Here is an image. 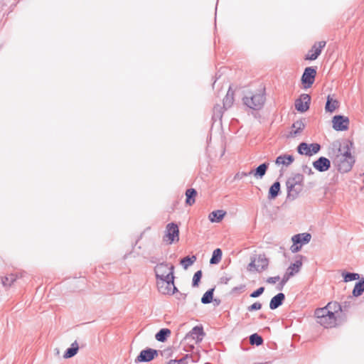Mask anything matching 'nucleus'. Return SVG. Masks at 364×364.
Returning a JSON list of instances; mask_svg holds the SVG:
<instances>
[{"mask_svg": "<svg viewBox=\"0 0 364 364\" xmlns=\"http://www.w3.org/2000/svg\"><path fill=\"white\" fill-rule=\"evenodd\" d=\"M265 100V93L264 90H263L252 94L250 96H245L242 98V102L250 109L259 110L263 107Z\"/></svg>", "mask_w": 364, "mask_h": 364, "instance_id": "f257e3e1", "label": "nucleus"}, {"mask_svg": "<svg viewBox=\"0 0 364 364\" xmlns=\"http://www.w3.org/2000/svg\"><path fill=\"white\" fill-rule=\"evenodd\" d=\"M321 148V145L318 143L308 144L303 141L298 145L296 151L300 155L311 156L319 152Z\"/></svg>", "mask_w": 364, "mask_h": 364, "instance_id": "f03ea898", "label": "nucleus"}, {"mask_svg": "<svg viewBox=\"0 0 364 364\" xmlns=\"http://www.w3.org/2000/svg\"><path fill=\"white\" fill-rule=\"evenodd\" d=\"M302 265V262L301 260H296L294 263L290 264V266L287 268V272L284 274L280 283L278 284L277 289L278 290H282L285 285V284L288 282L289 278L294 275L295 273L299 272L300 268Z\"/></svg>", "mask_w": 364, "mask_h": 364, "instance_id": "7ed1b4c3", "label": "nucleus"}, {"mask_svg": "<svg viewBox=\"0 0 364 364\" xmlns=\"http://www.w3.org/2000/svg\"><path fill=\"white\" fill-rule=\"evenodd\" d=\"M164 240L169 244L179 240V229L176 223H171L166 225Z\"/></svg>", "mask_w": 364, "mask_h": 364, "instance_id": "20e7f679", "label": "nucleus"}, {"mask_svg": "<svg viewBox=\"0 0 364 364\" xmlns=\"http://www.w3.org/2000/svg\"><path fill=\"white\" fill-rule=\"evenodd\" d=\"M316 67H307L304 69L301 81L304 88H309L314 82Z\"/></svg>", "mask_w": 364, "mask_h": 364, "instance_id": "39448f33", "label": "nucleus"}, {"mask_svg": "<svg viewBox=\"0 0 364 364\" xmlns=\"http://www.w3.org/2000/svg\"><path fill=\"white\" fill-rule=\"evenodd\" d=\"M173 269L174 267L173 265L170 266V272L163 275L164 277H160V282H157V286L159 291L164 294L166 293H170V291H165L166 289H163L164 285L167 286H173L174 282V275H173Z\"/></svg>", "mask_w": 364, "mask_h": 364, "instance_id": "423d86ee", "label": "nucleus"}, {"mask_svg": "<svg viewBox=\"0 0 364 364\" xmlns=\"http://www.w3.org/2000/svg\"><path fill=\"white\" fill-rule=\"evenodd\" d=\"M159 354V350L146 348L139 353L135 358V363H148L153 360Z\"/></svg>", "mask_w": 364, "mask_h": 364, "instance_id": "0eeeda50", "label": "nucleus"}, {"mask_svg": "<svg viewBox=\"0 0 364 364\" xmlns=\"http://www.w3.org/2000/svg\"><path fill=\"white\" fill-rule=\"evenodd\" d=\"M333 128L336 131H346L348 129L350 121L348 117L335 115L332 119Z\"/></svg>", "mask_w": 364, "mask_h": 364, "instance_id": "6e6552de", "label": "nucleus"}, {"mask_svg": "<svg viewBox=\"0 0 364 364\" xmlns=\"http://www.w3.org/2000/svg\"><path fill=\"white\" fill-rule=\"evenodd\" d=\"M326 41H318L314 44L304 59L306 60H315L321 55L322 49L326 46Z\"/></svg>", "mask_w": 364, "mask_h": 364, "instance_id": "1a4fd4ad", "label": "nucleus"}, {"mask_svg": "<svg viewBox=\"0 0 364 364\" xmlns=\"http://www.w3.org/2000/svg\"><path fill=\"white\" fill-rule=\"evenodd\" d=\"M333 163L337 166L338 171L341 173H348L350 171L354 164L355 161L348 160L346 158L341 156H336Z\"/></svg>", "mask_w": 364, "mask_h": 364, "instance_id": "9d476101", "label": "nucleus"}, {"mask_svg": "<svg viewBox=\"0 0 364 364\" xmlns=\"http://www.w3.org/2000/svg\"><path fill=\"white\" fill-rule=\"evenodd\" d=\"M311 97L308 94H302L295 100V108L299 112H305L309 109Z\"/></svg>", "mask_w": 364, "mask_h": 364, "instance_id": "9b49d317", "label": "nucleus"}, {"mask_svg": "<svg viewBox=\"0 0 364 364\" xmlns=\"http://www.w3.org/2000/svg\"><path fill=\"white\" fill-rule=\"evenodd\" d=\"M205 335L203 328L202 326H196L192 328L185 336L184 340L193 339L196 340V343H200Z\"/></svg>", "mask_w": 364, "mask_h": 364, "instance_id": "f8f14e48", "label": "nucleus"}, {"mask_svg": "<svg viewBox=\"0 0 364 364\" xmlns=\"http://www.w3.org/2000/svg\"><path fill=\"white\" fill-rule=\"evenodd\" d=\"M314 168L319 172H324L331 168V161L324 156H320L313 162Z\"/></svg>", "mask_w": 364, "mask_h": 364, "instance_id": "ddd939ff", "label": "nucleus"}, {"mask_svg": "<svg viewBox=\"0 0 364 364\" xmlns=\"http://www.w3.org/2000/svg\"><path fill=\"white\" fill-rule=\"evenodd\" d=\"M353 146V142L352 141H347L346 144L343 146V149H345V151L343 153L341 152V144L338 145V154L336 156L340 157L341 159V156H343L346 158L348 160L350 161H355V158L353 156H352L350 149Z\"/></svg>", "mask_w": 364, "mask_h": 364, "instance_id": "4468645a", "label": "nucleus"}, {"mask_svg": "<svg viewBox=\"0 0 364 364\" xmlns=\"http://www.w3.org/2000/svg\"><path fill=\"white\" fill-rule=\"evenodd\" d=\"M286 186L287 189V198L291 200L297 198L303 189V185H293L292 183H286Z\"/></svg>", "mask_w": 364, "mask_h": 364, "instance_id": "2eb2a0df", "label": "nucleus"}, {"mask_svg": "<svg viewBox=\"0 0 364 364\" xmlns=\"http://www.w3.org/2000/svg\"><path fill=\"white\" fill-rule=\"evenodd\" d=\"M336 318L335 316V311H331L327 315L321 318L320 321H317L318 323L325 328H331L336 325Z\"/></svg>", "mask_w": 364, "mask_h": 364, "instance_id": "dca6fc26", "label": "nucleus"}, {"mask_svg": "<svg viewBox=\"0 0 364 364\" xmlns=\"http://www.w3.org/2000/svg\"><path fill=\"white\" fill-rule=\"evenodd\" d=\"M256 257L257 267L256 271L261 272L267 269L269 265V259L266 257L264 254L255 255Z\"/></svg>", "mask_w": 364, "mask_h": 364, "instance_id": "f3484780", "label": "nucleus"}, {"mask_svg": "<svg viewBox=\"0 0 364 364\" xmlns=\"http://www.w3.org/2000/svg\"><path fill=\"white\" fill-rule=\"evenodd\" d=\"M269 165V163L264 162L258 166L255 170H252L248 172V174H252L257 178H262L263 176L266 174Z\"/></svg>", "mask_w": 364, "mask_h": 364, "instance_id": "a211bd4d", "label": "nucleus"}, {"mask_svg": "<svg viewBox=\"0 0 364 364\" xmlns=\"http://www.w3.org/2000/svg\"><path fill=\"white\" fill-rule=\"evenodd\" d=\"M311 235L310 233L304 232L299 233L294 235L291 240L294 243L299 244L300 245H306L311 240Z\"/></svg>", "mask_w": 364, "mask_h": 364, "instance_id": "6ab92c4d", "label": "nucleus"}, {"mask_svg": "<svg viewBox=\"0 0 364 364\" xmlns=\"http://www.w3.org/2000/svg\"><path fill=\"white\" fill-rule=\"evenodd\" d=\"M285 300V295L284 293H278L273 296L269 302V309L274 310L282 306Z\"/></svg>", "mask_w": 364, "mask_h": 364, "instance_id": "aec40b11", "label": "nucleus"}, {"mask_svg": "<svg viewBox=\"0 0 364 364\" xmlns=\"http://www.w3.org/2000/svg\"><path fill=\"white\" fill-rule=\"evenodd\" d=\"M305 119H301L299 120H296L294 122L291 126V128L294 129L290 132V136L294 137L299 134L305 128L306 124L304 123Z\"/></svg>", "mask_w": 364, "mask_h": 364, "instance_id": "412c9836", "label": "nucleus"}, {"mask_svg": "<svg viewBox=\"0 0 364 364\" xmlns=\"http://www.w3.org/2000/svg\"><path fill=\"white\" fill-rule=\"evenodd\" d=\"M333 310V306L332 302H329L325 307L316 309L314 315L317 318V321H320L325 316V314H329Z\"/></svg>", "mask_w": 364, "mask_h": 364, "instance_id": "4be33fe9", "label": "nucleus"}, {"mask_svg": "<svg viewBox=\"0 0 364 364\" xmlns=\"http://www.w3.org/2000/svg\"><path fill=\"white\" fill-rule=\"evenodd\" d=\"M281 185L279 181H275L269 188L268 192V199H275L281 192Z\"/></svg>", "mask_w": 364, "mask_h": 364, "instance_id": "5701e85b", "label": "nucleus"}, {"mask_svg": "<svg viewBox=\"0 0 364 364\" xmlns=\"http://www.w3.org/2000/svg\"><path fill=\"white\" fill-rule=\"evenodd\" d=\"M294 161V158L292 155L289 154H282L277 157L275 160V164L277 165H284L286 166H289Z\"/></svg>", "mask_w": 364, "mask_h": 364, "instance_id": "b1692460", "label": "nucleus"}, {"mask_svg": "<svg viewBox=\"0 0 364 364\" xmlns=\"http://www.w3.org/2000/svg\"><path fill=\"white\" fill-rule=\"evenodd\" d=\"M225 214V211L223 210H217L211 212L208 215V218L212 223H219L223 219Z\"/></svg>", "mask_w": 364, "mask_h": 364, "instance_id": "393cba45", "label": "nucleus"}, {"mask_svg": "<svg viewBox=\"0 0 364 364\" xmlns=\"http://www.w3.org/2000/svg\"><path fill=\"white\" fill-rule=\"evenodd\" d=\"M168 269L170 267L168 264L164 262L158 264L154 268L156 279L164 277L163 275L166 274Z\"/></svg>", "mask_w": 364, "mask_h": 364, "instance_id": "a878e982", "label": "nucleus"}, {"mask_svg": "<svg viewBox=\"0 0 364 364\" xmlns=\"http://www.w3.org/2000/svg\"><path fill=\"white\" fill-rule=\"evenodd\" d=\"M233 95H234V92L232 90V87H230L225 97L223 99V108L225 109L230 108L232 105L233 102H234Z\"/></svg>", "mask_w": 364, "mask_h": 364, "instance_id": "bb28decb", "label": "nucleus"}, {"mask_svg": "<svg viewBox=\"0 0 364 364\" xmlns=\"http://www.w3.org/2000/svg\"><path fill=\"white\" fill-rule=\"evenodd\" d=\"M79 350V345L77 342L75 341H74L71 345L70 347H69L65 352L64 353L63 357L65 358H70L73 356H75Z\"/></svg>", "mask_w": 364, "mask_h": 364, "instance_id": "cd10ccee", "label": "nucleus"}, {"mask_svg": "<svg viewBox=\"0 0 364 364\" xmlns=\"http://www.w3.org/2000/svg\"><path fill=\"white\" fill-rule=\"evenodd\" d=\"M339 102L336 100H333L330 95L327 97V100L325 106L326 112L332 113L338 107Z\"/></svg>", "mask_w": 364, "mask_h": 364, "instance_id": "c85d7f7f", "label": "nucleus"}, {"mask_svg": "<svg viewBox=\"0 0 364 364\" xmlns=\"http://www.w3.org/2000/svg\"><path fill=\"white\" fill-rule=\"evenodd\" d=\"M364 292V278L357 282L352 291V294L355 297H358Z\"/></svg>", "mask_w": 364, "mask_h": 364, "instance_id": "c756f323", "label": "nucleus"}, {"mask_svg": "<svg viewBox=\"0 0 364 364\" xmlns=\"http://www.w3.org/2000/svg\"><path fill=\"white\" fill-rule=\"evenodd\" d=\"M171 330L168 328H161L155 335V338L160 342H164L171 335Z\"/></svg>", "mask_w": 364, "mask_h": 364, "instance_id": "7c9ffc66", "label": "nucleus"}, {"mask_svg": "<svg viewBox=\"0 0 364 364\" xmlns=\"http://www.w3.org/2000/svg\"><path fill=\"white\" fill-rule=\"evenodd\" d=\"M351 301H346L342 302L341 304H339L338 302H333V311L335 312H337L338 311H346L350 307Z\"/></svg>", "mask_w": 364, "mask_h": 364, "instance_id": "2f4dec72", "label": "nucleus"}, {"mask_svg": "<svg viewBox=\"0 0 364 364\" xmlns=\"http://www.w3.org/2000/svg\"><path fill=\"white\" fill-rule=\"evenodd\" d=\"M214 291L215 287L210 288L206 291L201 298V303L203 304H208L213 302Z\"/></svg>", "mask_w": 364, "mask_h": 364, "instance_id": "473e14b6", "label": "nucleus"}, {"mask_svg": "<svg viewBox=\"0 0 364 364\" xmlns=\"http://www.w3.org/2000/svg\"><path fill=\"white\" fill-rule=\"evenodd\" d=\"M197 195V191L194 188H188L186 191V203L191 205L195 203V198Z\"/></svg>", "mask_w": 364, "mask_h": 364, "instance_id": "72a5a7b5", "label": "nucleus"}, {"mask_svg": "<svg viewBox=\"0 0 364 364\" xmlns=\"http://www.w3.org/2000/svg\"><path fill=\"white\" fill-rule=\"evenodd\" d=\"M223 252L221 249L217 248L214 250L213 252L212 257L210 259V264H218L222 259Z\"/></svg>", "mask_w": 364, "mask_h": 364, "instance_id": "f704fd0d", "label": "nucleus"}, {"mask_svg": "<svg viewBox=\"0 0 364 364\" xmlns=\"http://www.w3.org/2000/svg\"><path fill=\"white\" fill-rule=\"evenodd\" d=\"M196 256L193 255L191 257L187 256L181 259L180 264L183 266L185 269H187L196 261Z\"/></svg>", "mask_w": 364, "mask_h": 364, "instance_id": "c9c22d12", "label": "nucleus"}, {"mask_svg": "<svg viewBox=\"0 0 364 364\" xmlns=\"http://www.w3.org/2000/svg\"><path fill=\"white\" fill-rule=\"evenodd\" d=\"M304 176L301 173H296L293 177L289 178L286 183H292L293 185H303Z\"/></svg>", "mask_w": 364, "mask_h": 364, "instance_id": "e433bc0d", "label": "nucleus"}, {"mask_svg": "<svg viewBox=\"0 0 364 364\" xmlns=\"http://www.w3.org/2000/svg\"><path fill=\"white\" fill-rule=\"evenodd\" d=\"M342 277L345 282H348L354 280L359 279L360 275L358 273L343 272Z\"/></svg>", "mask_w": 364, "mask_h": 364, "instance_id": "4c0bfd02", "label": "nucleus"}, {"mask_svg": "<svg viewBox=\"0 0 364 364\" xmlns=\"http://www.w3.org/2000/svg\"><path fill=\"white\" fill-rule=\"evenodd\" d=\"M263 338L258 333H255L250 336V343L252 346H259L263 343Z\"/></svg>", "mask_w": 364, "mask_h": 364, "instance_id": "58836bf2", "label": "nucleus"}, {"mask_svg": "<svg viewBox=\"0 0 364 364\" xmlns=\"http://www.w3.org/2000/svg\"><path fill=\"white\" fill-rule=\"evenodd\" d=\"M17 279V276L14 274H11L2 278V284L4 286L10 287Z\"/></svg>", "mask_w": 364, "mask_h": 364, "instance_id": "ea45409f", "label": "nucleus"}, {"mask_svg": "<svg viewBox=\"0 0 364 364\" xmlns=\"http://www.w3.org/2000/svg\"><path fill=\"white\" fill-rule=\"evenodd\" d=\"M202 276L203 272L201 270H198L196 272H195L192 279L193 287H198L199 286Z\"/></svg>", "mask_w": 364, "mask_h": 364, "instance_id": "a19ab883", "label": "nucleus"}, {"mask_svg": "<svg viewBox=\"0 0 364 364\" xmlns=\"http://www.w3.org/2000/svg\"><path fill=\"white\" fill-rule=\"evenodd\" d=\"M189 357V355L187 354L181 359L170 360L166 364H188L187 359Z\"/></svg>", "mask_w": 364, "mask_h": 364, "instance_id": "79ce46f5", "label": "nucleus"}, {"mask_svg": "<svg viewBox=\"0 0 364 364\" xmlns=\"http://www.w3.org/2000/svg\"><path fill=\"white\" fill-rule=\"evenodd\" d=\"M224 109L223 107H220V105H216L213 108V112H214V115H213V117H218V118H221L222 117V109Z\"/></svg>", "mask_w": 364, "mask_h": 364, "instance_id": "37998d69", "label": "nucleus"}, {"mask_svg": "<svg viewBox=\"0 0 364 364\" xmlns=\"http://www.w3.org/2000/svg\"><path fill=\"white\" fill-rule=\"evenodd\" d=\"M264 291V287H261L258 288L257 289H256L255 291H254L253 292H252L250 294V296L252 298L259 297V296H261L263 294Z\"/></svg>", "mask_w": 364, "mask_h": 364, "instance_id": "c03bdc74", "label": "nucleus"}, {"mask_svg": "<svg viewBox=\"0 0 364 364\" xmlns=\"http://www.w3.org/2000/svg\"><path fill=\"white\" fill-rule=\"evenodd\" d=\"M262 308V304L260 302H255L254 304H252V305L249 306L247 307V311H257V310H259L261 309Z\"/></svg>", "mask_w": 364, "mask_h": 364, "instance_id": "a18cd8bd", "label": "nucleus"}, {"mask_svg": "<svg viewBox=\"0 0 364 364\" xmlns=\"http://www.w3.org/2000/svg\"><path fill=\"white\" fill-rule=\"evenodd\" d=\"M256 267H257L256 257L252 256V257H251V258H250V264H248L247 269H248L249 271H252V268H254V269H255V270L256 271Z\"/></svg>", "mask_w": 364, "mask_h": 364, "instance_id": "49530a36", "label": "nucleus"}, {"mask_svg": "<svg viewBox=\"0 0 364 364\" xmlns=\"http://www.w3.org/2000/svg\"><path fill=\"white\" fill-rule=\"evenodd\" d=\"M301 248V245L293 242V245L291 246L290 250L293 253H296L300 251Z\"/></svg>", "mask_w": 364, "mask_h": 364, "instance_id": "de8ad7c7", "label": "nucleus"}, {"mask_svg": "<svg viewBox=\"0 0 364 364\" xmlns=\"http://www.w3.org/2000/svg\"><path fill=\"white\" fill-rule=\"evenodd\" d=\"M302 171L305 173H307L308 175H311L314 173L311 167L308 166L307 165H303L302 166Z\"/></svg>", "mask_w": 364, "mask_h": 364, "instance_id": "09e8293b", "label": "nucleus"}, {"mask_svg": "<svg viewBox=\"0 0 364 364\" xmlns=\"http://www.w3.org/2000/svg\"><path fill=\"white\" fill-rule=\"evenodd\" d=\"M245 285H244V284H241V285H240L238 287H235L232 289L231 293L232 294H235V293H237L238 291H242L245 289Z\"/></svg>", "mask_w": 364, "mask_h": 364, "instance_id": "8fccbe9b", "label": "nucleus"}, {"mask_svg": "<svg viewBox=\"0 0 364 364\" xmlns=\"http://www.w3.org/2000/svg\"><path fill=\"white\" fill-rule=\"evenodd\" d=\"M280 279L279 276L276 277H270L267 279V282L269 284H275L277 281Z\"/></svg>", "mask_w": 364, "mask_h": 364, "instance_id": "3c124183", "label": "nucleus"}, {"mask_svg": "<svg viewBox=\"0 0 364 364\" xmlns=\"http://www.w3.org/2000/svg\"><path fill=\"white\" fill-rule=\"evenodd\" d=\"M250 174H248L247 172H238L236 173L235 178V179H242L245 176H250Z\"/></svg>", "mask_w": 364, "mask_h": 364, "instance_id": "603ef678", "label": "nucleus"}, {"mask_svg": "<svg viewBox=\"0 0 364 364\" xmlns=\"http://www.w3.org/2000/svg\"><path fill=\"white\" fill-rule=\"evenodd\" d=\"M176 291H178V289L173 284V286H171V293H166V294L172 295V294H175Z\"/></svg>", "mask_w": 364, "mask_h": 364, "instance_id": "864d4df0", "label": "nucleus"}, {"mask_svg": "<svg viewBox=\"0 0 364 364\" xmlns=\"http://www.w3.org/2000/svg\"><path fill=\"white\" fill-rule=\"evenodd\" d=\"M230 280V277H223L220 279V281L222 283L225 284H227L229 281Z\"/></svg>", "mask_w": 364, "mask_h": 364, "instance_id": "5fc2aeb1", "label": "nucleus"}, {"mask_svg": "<svg viewBox=\"0 0 364 364\" xmlns=\"http://www.w3.org/2000/svg\"><path fill=\"white\" fill-rule=\"evenodd\" d=\"M213 302H214L215 306H218L220 304L221 301L219 299H213Z\"/></svg>", "mask_w": 364, "mask_h": 364, "instance_id": "6e6d98bb", "label": "nucleus"}, {"mask_svg": "<svg viewBox=\"0 0 364 364\" xmlns=\"http://www.w3.org/2000/svg\"><path fill=\"white\" fill-rule=\"evenodd\" d=\"M163 289H166L165 291L171 292V286L164 285Z\"/></svg>", "mask_w": 364, "mask_h": 364, "instance_id": "4d7b16f0", "label": "nucleus"}, {"mask_svg": "<svg viewBox=\"0 0 364 364\" xmlns=\"http://www.w3.org/2000/svg\"><path fill=\"white\" fill-rule=\"evenodd\" d=\"M169 351H171V349L168 348V349H166V350H164V353H168V352H169Z\"/></svg>", "mask_w": 364, "mask_h": 364, "instance_id": "13d9d810", "label": "nucleus"}, {"mask_svg": "<svg viewBox=\"0 0 364 364\" xmlns=\"http://www.w3.org/2000/svg\"><path fill=\"white\" fill-rule=\"evenodd\" d=\"M260 317L261 318H265V316L264 315H262V314L260 316Z\"/></svg>", "mask_w": 364, "mask_h": 364, "instance_id": "bf43d9fd", "label": "nucleus"}]
</instances>
